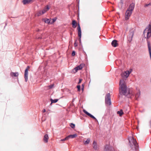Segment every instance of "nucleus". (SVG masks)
Listing matches in <instances>:
<instances>
[{"label": "nucleus", "mask_w": 151, "mask_h": 151, "mask_svg": "<svg viewBox=\"0 0 151 151\" xmlns=\"http://www.w3.org/2000/svg\"><path fill=\"white\" fill-rule=\"evenodd\" d=\"M43 112H46V110L45 109H43L42 110Z\"/></svg>", "instance_id": "obj_44"}, {"label": "nucleus", "mask_w": 151, "mask_h": 151, "mask_svg": "<svg viewBox=\"0 0 151 151\" xmlns=\"http://www.w3.org/2000/svg\"><path fill=\"white\" fill-rule=\"evenodd\" d=\"M57 19V18L56 17H55L53 18H52V21L51 22L50 24H52L53 23H54V22H55V21H56Z\"/></svg>", "instance_id": "obj_28"}, {"label": "nucleus", "mask_w": 151, "mask_h": 151, "mask_svg": "<svg viewBox=\"0 0 151 151\" xmlns=\"http://www.w3.org/2000/svg\"><path fill=\"white\" fill-rule=\"evenodd\" d=\"M84 84H82V85H81V86H82V88H81V90L82 91H83L84 90Z\"/></svg>", "instance_id": "obj_39"}, {"label": "nucleus", "mask_w": 151, "mask_h": 151, "mask_svg": "<svg viewBox=\"0 0 151 151\" xmlns=\"http://www.w3.org/2000/svg\"><path fill=\"white\" fill-rule=\"evenodd\" d=\"M38 31H39V29H38V30H37Z\"/></svg>", "instance_id": "obj_47"}, {"label": "nucleus", "mask_w": 151, "mask_h": 151, "mask_svg": "<svg viewBox=\"0 0 151 151\" xmlns=\"http://www.w3.org/2000/svg\"><path fill=\"white\" fill-rule=\"evenodd\" d=\"M77 29L78 31V35L79 37L78 40L80 44L81 43V28L79 24L78 23V26L77 27Z\"/></svg>", "instance_id": "obj_5"}, {"label": "nucleus", "mask_w": 151, "mask_h": 151, "mask_svg": "<svg viewBox=\"0 0 151 151\" xmlns=\"http://www.w3.org/2000/svg\"><path fill=\"white\" fill-rule=\"evenodd\" d=\"M77 136L76 134H70L67 136V138H68V139L70 138H74L76 137Z\"/></svg>", "instance_id": "obj_16"}, {"label": "nucleus", "mask_w": 151, "mask_h": 151, "mask_svg": "<svg viewBox=\"0 0 151 151\" xmlns=\"http://www.w3.org/2000/svg\"><path fill=\"white\" fill-rule=\"evenodd\" d=\"M76 42H77V40H76L75 41L74 43V46L75 47H76L78 45V44Z\"/></svg>", "instance_id": "obj_36"}, {"label": "nucleus", "mask_w": 151, "mask_h": 151, "mask_svg": "<svg viewBox=\"0 0 151 151\" xmlns=\"http://www.w3.org/2000/svg\"><path fill=\"white\" fill-rule=\"evenodd\" d=\"M41 11H39L38 12H37V16H39L41 15H42V12H41Z\"/></svg>", "instance_id": "obj_31"}, {"label": "nucleus", "mask_w": 151, "mask_h": 151, "mask_svg": "<svg viewBox=\"0 0 151 151\" xmlns=\"http://www.w3.org/2000/svg\"><path fill=\"white\" fill-rule=\"evenodd\" d=\"M77 88L78 89V91H81V86L80 85H78L77 86Z\"/></svg>", "instance_id": "obj_32"}, {"label": "nucleus", "mask_w": 151, "mask_h": 151, "mask_svg": "<svg viewBox=\"0 0 151 151\" xmlns=\"http://www.w3.org/2000/svg\"><path fill=\"white\" fill-rule=\"evenodd\" d=\"M48 138V136L47 134H46L44 135L43 139L45 143L47 142Z\"/></svg>", "instance_id": "obj_17"}, {"label": "nucleus", "mask_w": 151, "mask_h": 151, "mask_svg": "<svg viewBox=\"0 0 151 151\" xmlns=\"http://www.w3.org/2000/svg\"><path fill=\"white\" fill-rule=\"evenodd\" d=\"M147 43L149 52V53L150 58L151 60V45L150 42L149 41H147Z\"/></svg>", "instance_id": "obj_14"}, {"label": "nucleus", "mask_w": 151, "mask_h": 151, "mask_svg": "<svg viewBox=\"0 0 151 151\" xmlns=\"http://www.w3.org/2000/svg\"><path fill=\"white\" fill-rule=\"evenodd\" d=\"M54 86V85H50L49 86V88H52L53 87V86Z\"/></svg>", "instance_id": "obj_42"}, {"label": "nucleus", "mask_w": 151, "mask_h": 151, "mask_svg": "<svg viewBox=\"0 0 151 151\" xmlns=\"http://www.w3.org/2000/svg\"><path fill=\"white\" fill-rule=\"evenodd\" d=\"M125 72H126V73H127V75L128 76H129L131 72V71H128V70H127V71H125Z\"/></svg>", "instance_id": "obj_35"}, {"label": "nucleus", "mask_w": 151, "mask_h": 151, "mask_svg": "<svg viewBox=\"0 0 151 151\" xmlns=\"http://www.w3.org/2000/svg\"><path fill=\"white\" fill-rule=\"evenodd\" d=\"M122 76H124L126 78H127L129 76H128L127 75V73L125 72V71L124 72V73L122 75Z\"/></svg>", "instance_id": "obj_29"}, {"label": "nucleus", "mask_w": 151, "mask_h": 151, "mask_svg": "<svg viewBox=\"0 0 151 151\" xmlns=\"http://www.w3.org/2000/svg\"><path fill=\"white\" fill-rule=\"evenodd\" d=\"M105 103L106 104L110 105L111 104L110 95L109 93L106 94L105 97Z\"/></svg>", "instance_id": "obj_4"}, {"label": "nucleus", "mask_w": 151, "mask_h": 151, "mask_svg": "<svg viewBox=\"0 0 151 151\" xmlns=\"http://www.w3.org/2000/svg\"><path fill=\"white\" fill-rule=\"evenodd\" d=\"M33 1H22V2L24 5L29 4L33 2Z\"/></svg>", "instance_id": "obj_22"}, {"label": "nucleus", "mask_w": 151, "mask_h": 151, "mask_svg": "<svg viewBox=\"0 0 151 151\" xmlns=\"http://www.w3.org/2000/svg\"><path fill=\"white\" fill-rule=\"evenodd\" d=\"M72 27L73 28H75L77 27L76 25V22L75 20H73L72 21Z\"/></svg>", "instance_id": "obj_20"}, {"label": "nucleus", "mask_w": 151, "mask_h": 151, "mask_svg": "<svg viewBox=\"0 0 151 151\" xmlns=\"http://www.w3.org/2000/svg\"><path fill=\"white\" fill-rule=\"evenodd\" d=\"M75 99H73V101H74V100H75Z\"/></svg>", "instance_id": "obj_46"}, {"label": "nucleus", "mask_w": 151, "mask_h": 151, "mask_svg": "<svg viewBox=\"0 0 151 151\" xmlns=\"http://www.w3.org/2000/svg\"><path fill=\"white\" fill-rule=\"evenodd\" d=\"M70 127L73 129H74L75 127V125L73 123H71L70 125Z\"/></svg>", "instance_id": "obj_30"}, {"label": "nucleus", "mask_w": 151, "mask_h": 151, "mask_svg": "<svg viewBox=\"0 0 151 151\" xmlns=\"http://www.w3.org/2000/svg\"><path fill=\"white\" fill-rule=\"evenodd\" d=\"M90 141V138H88L85 141V142H84V143L86 145L88 144Z\"/></svg>", "instance_id": "obj_27"}, {"label": "nucleus", "mask_w": 151, "mask_h": 151, "mask_svg": "<svg viewBox=\"0 0 151 151\" xmlns=\"http://www.w3.org/2000/svg\"><path fill=\"white\" fill-rule=\"evenodd\" d=\"M104 151H116L114 150V148L110 146L109 145H105L104 148Z\"/></svg>", "instance_id": "obj_10"}, {"label": "nucleus", "mask_w": 151, "mask_h": 151, "mask_svg": "<svg viewBox=\"0 0 151 151\" xmlns=\"http://www.w3.org/2000/svg\"><path fill=\"white\" fill-rule=\"evenodd\" d=\"M84 64H81L75 67L74 69L72 70V71L73 72L76 73L77 72L78 70H81L83 68Z\"/></svg>", "instance_id": "obj_7"}, {"label": "nucleus", "mask_w": 151, "mask_h": 151, "mask_svg": "<svg viewBox=\"0 0 151 151\" xmlns=\"http://www.w3.org/2000/svg\"><path fill=\"white\" fill-rule=\"evenodd\" d=\"M10 75L11 76H14V77H17L19 75V73L18 72H12L10 73Z\"/></svg>", "instance_id": "obj_21"}, {"label": "nucleus", "mask_w": 151, "mask_h": 151, "mask_svg": "<svg viewBox=\"0 0 151 151\" xmlns=\"http://www.w3.org/2000/svg\"><path fill=\"white\" fill-rule=\"evenodd\" d=\"M149 5H151V4L150 3H149V4H146L145 5V6L147 7Z\"/></svg>", "instance_id": "obj_41"}, {"label": "nucleus", "mask_w": 151, "mask_h": 151, "mask_svg": "<svg viewBox=\"0 0 151 151\" xmlns=\"http://www.w3.org/2000/svg\"><path fill=\"white\" fill-rule=\"evenodd\" d=\"M30 66H27L24 71V78L25 79V81L26 82H27L28 81V71L29 69L30 68Z\"/></svg>", "instance_id": "obj_6"}, {"label": "nucleus", "mask_w": 151, "mask_h": 151, "mask_svg": "<svg viewBox=\"0 0 151 151\" xmlns=\"http://www.w3.org/2000/svg\"><path fill=\"white\" fill-rule=\"evenodd\" d=\"M66 140H68V138H67V137H66L65 138H63V139H62L60 140L61 141H64Z\"/></svg>", "instance_id": "obj_38"}, {"label": "nucleus", "mask_w": 151, "mask_h": 151, "mask_svg": "<svg viewBox=\"0 0 151 151\" xmlns=\"http://www.w3.org/2000/svg\"><path fill=\"white\" fill-rule=\"evenodd\" d=\"M42 14H43L45 13L46 12V10H45V9H44L42 10L41 11Z\"/></svg>", "instance_id": "obj_37"}, {"label": "nucleus", "mask_w": 151, "mask_h": 151, "mask_svg": "<svg viewBox=\"0 0 151 151\" xmlns=\"http://www.w3.org/2000/svg\"><path fill=\"white\" fill-rule=\"evenodd\" d=\"M59 99H50V101L51 102V105L52 103H56L58 101Z\"/></svg>", "instance_id": "obj_24"}, {"label": "nucleus", "mask_w": 151, "mask_h": 151, "mask_svg": "<svg viewBox=\"0 0 151 151\" xmlns=\"http://www.w3.org/2000/svg\"><path fill=\"white\" fill-rule=\"evenodd\" d=\"M145 33H147V36L145 37V38L147 39V41H148V40L150 37L151 36V30L150 28H146L143 32V34L145 35Z\"/></svg>", "instance_id": "obj_3"}, {"label": "nucleus", "mask_w": 151, "mask_h": 151, "mask_svg": "<svg viewBox=\"0 0 151 151\" xmlns=\"http://www.w3.org/2000/svg\"><path fill=\"white\" fill-rule=\"evenodd\" d=\"M93 148L95 150H97V145L96 142L94 141L93 144Z\"/></svg>", "instance_id": "obj_18"}, {"label": "nucleus", "mask_w": 151, "mask_h": 151, "mask_svg": "<svg viewBox=\"0 0 151 151\" xmlns=\"http://www.w3.org/2000/svg\"><path fill=\"white\" fill-rule=\"evenodd\" d=\"M83 111L84 113L87 115L88 116H89L91 118L93 119H94L96 121L98 122V120L93 115H92L91 114L87 111L86 110L84 109L83 110Z\"/></svg>", "instance_id": "obj_11"}, {"label": "nucleus", "mask_w": 151, "mask_h": 151, "mask_svg": "<svg viewBox=\"0 0 151 151\" xmlns=\"http://www.w3.org/2000/svg\"><path fill=\"white\" fill-rule=\"evenodd\" d=\"M132 12L127 9L125 13V19L127 20L129 19L130 17L131 16Z\"/></svg>", "instance_id": "obj_8"}, {"label": "nucleus", "mask_w": 151, "mask_h": 151, "mask_svg": "<svg viewBox=\"0 0 151 151\" xmlns=\"http://www.w3.org/2000/svg\"><path fill=\"white\" fill-rule=\"evenodd\" d=\"M134 34V32L133 30H130L129 32V34L128 36L127 37L128 41L130 42H131L133 38V36Z\"/></svg>", "instance_id": "obj_9"}, {"label": "nucleus", "mask_w": 151, "mask_h": 151, "mask_svg": "<svg viewBox=\"0 0 151 151\" xmlns=\"http://www.w3.org/2000/svg\"><path fill=\"white\" fill-rule=\"evenodd\" d=\"M78 1L77 2V3H78V10L79 9V0H78V1Z\"/></svg>", "instance_id": "obj_43"}, {"label": "nucleus", "mask_w": 151, "mask_h": 151, "mask_svg": "<svg viewBox=\"0 0 151 151\" xmlns=\"http://www.w3.org/2000/svg\"><path fill=\"white\" fill-rule=\"evenodd\" d=\"M71 55L72 56H74L76 55V52L74 50L72 52Z\"/></svg>", "instance_id": "obj_34"}, {"label": "nucleus", "mask_w": 151, "mask_h": 151, "mask_svg": "<svg viewBox=\"0 0 151 151\" xmlns=\"http://www.w3.org/2000/svg\"><path fill=\"white\" fill-rule=\"evenodd\" d=\"M150 127L151 128V120L150 121Z\"/></svg>", "instance_id": "obj_45"}, {"label": "nucleus", "mask_w": 151, "mask_h": 151, "mask_svg": "<svg viewBox=\"0 0 151 151\" xmlns=\"http://www.w3.org/2000/svg\"><path fill=\"white\" fill-rule=\"evenodd\" d=\"M82 79H79V81H78V84H80V83H81V81H82Z\"/></svg>", "instance_id": "obj_40"}, {"label": "nucleus", "mask_w": 151, "mask_h": 151, "mask_svg": "<svg viewBox=\"0 0 151 151\" xmlns=\"http://www.w3.org/2000/svg\"><path fill=\"white\" fill-rule=\"evenodd\" d=\"M117 114H119L120 116H122L124 114L123 110L122 109L117 112Z\"/></svg>", "instance_id": "obj_26"}, {"label": "nucleus", "mask_w": 151, "mask_h": 151, "mask_svg": "<svg viewBox=\"0 0 151 151\" xmlns=\"http://www.w3.org/2000/svg\"><path fill=\"white\" fill-rule=\"evenodd\" d=\"M111 44L112 46L114 47H117L118 45L117 41L116 40H113L111 43Z\"/></svg>", "instance_id": "obj_15"}, {"label": "nucleus", "mask_w": 151, "mask_h": 151, "mask_svg": "<svg viewBox=\"0 0 151 151\" xmlns=\"http://www.w3.org/2000/svg\"><path fill=\"white\" fill-rule=\"evenodd\" d=\"M43 21L45 23H47L49 24H51L50 20L47 18L44 19Z\"/></svg>", "instance_id": "obj_23"}, {"label": "nucleus", "mask_w": 151, "mask_h": 151, "mask_svg": "<svg viewBox=\"0 0 151 151\" xmlns=\"http://www.w3.org/2000/svg\"><path fill=\"white\" fill-rule=\"evenodd\" d=\"M50 9V7L48 5H47L45 7L44 9L46 10V11L49 10Z\"/></svg>", "instance_id": "obj_33"}, {"label": "nucleus", "mask_w": 151, "mask_h": 151, "mask_svg": "<svg viewBox=\"0 0 151 151\" xmlns=\"http://www.w3.org/2000/svg\"><path fill=\"white\" fill-rule=\"evenodd\" d=\"M134 7L135 3L133 2L129 5L128 8L127 9L132 12L134 9Z\"/></svg>", "instance_id": "obj_12"}, {"label": "nucleus", "mask_w": 151, "mask_h": 151, "mask_svg": "<svg viewBox=\"0 0 151 151\" xmlns=\"http://www.w3.org/2000/svg\"><path fill=\"white\" fill-rule=\"evenodd\" d=\"M140 95V91L139 90V91L138 92H137L135 94V99L136 100H138L139 98V97Z\"/></svg>", "instance_id": "obj_19"}, {"label": "nucleus", "mask_w": 151, "mask_h": 151, "mask_svg": "<svg viewBox=\"0 0 151 151\" xmlns=\"http://www.w3.org/2000/svg\"><path fill=\"white\" fill-rule=\"evenodd\" d=\"M147 43L149 52V53L150 58L151 60V45L150 42L149 41H147Z\"/></svg>", "instance_id": "obj_13"}, {"label": "nucleus", "mask_w": 151, "mask_h": 151, "mask_svg": "<svg viewBox=\"0 0 151 151\" xmlns=\"http://www.w3.org/2000/svg\"><path fill=\"white\" fill-rule=\"evenodd\" d=\"M119 94L121 95H125L127 93V86L126 84L124 83L121 84V81L120 80L119 82Z\"/></svg>", "instance_id": "obj_2"}, {"label": "nucleus", "mask_w": 151, "mask_h": 151, "mask_svg": "<svg viewBox=\"0 0 151 151\" xmlns=\"http://www.w3.org/2000/svg\"><path fill=\"white\" fill-rule=\"evenodd\" d=\"M123 1H120V2L118 4V6L121 9L122 8L123 6Z\"/></svg>", "instance_id": "obj_25"}, {"label": "nucleus", "mask_w": 151, "mask_h": 151, "mask_svg": "<svg viewBox=\"0 0 151 151\" xmlns=\"http://www.w3.org/2000/svg\"><path fill=\"white\" fill-rule=\"evenodd\" d=\"M128 139L129 141V145L132 148L134 146V149L136 151L138 150L139 146L136 139H134L133 137H128Z\"/></svg>", "instance_id": "obj_1"}]
</instances>
